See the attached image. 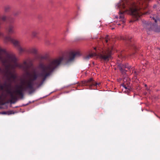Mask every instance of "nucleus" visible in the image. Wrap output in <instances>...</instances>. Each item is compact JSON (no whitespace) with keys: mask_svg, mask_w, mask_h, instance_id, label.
Returning a JSON list of instances; mask_svg holds the SVG:
<instances>
[{"mask_svg":"<svg viewBox=\"0 0 160 160\" xmlns=\"http://www.w3.org/2000/svg\"><path fill=\"white\" fill-rule=\"evenodd\" d=\"M14 27L12 24L9 25L7 28V31L9 34H12L15 33Z\"/></svg>","mask_w":160,"mask_h":160,"instance_id":"8","label":"nucleus"},{"mask_svg":"<svg viewBox=\"0 0 160 160\" xmlns=\"http://www.w3.org/2000/svg\"><path fill=\"white\" fill-rule=\"evenodd\" d=\"M152 19L155 22L157 23V21L159 20L160 21V20H159L158 19H156L154 17H152Z\"/></svg>","mask_w":160,"mask_h":160,"instance_id":"17","label":"nucleus"},{"mask_svg":"<svg viewBox=\"0 0 160 160\" xmlns=\"http://www.w3.org/2000/svg\"><path fill=\"white\" fill-rule=\"evenodd\" d=\"M2 19L3 21H5L6 19V17L5 16H3L2 17Z\"/></svg>","mask_w":160,"mask_h":160,"instance_id":"19","label":"nucleus"},{"mask_svg":"<svg viewBox=\"0 0 160 160\" xmlns=\"http://www.w3.org/2000/svg\"><path fill=\"white\" fill-rule=\"evenodd\" d=\"M119 19H121V21L122 22V23H124L125 22V20L124 19V16L122 14H121L119 16Z\"/></svg>","mask_w":160,"mask_h":160,"instance_id":"16","label":"nucleus"},{"mask_svg":"<svg viewBox=\"0 0 160 160\" xmlns=\"http://www.w3.org/2000/svg\"><path fill=\"white\" fill-rule=\"evenodd\" d=\"M159 1H160V0H159Z\"/></svg>","mask_w":160,"mask_h":160,"instance_id":"28","label":"nucleus"},{"mask_svg":"<svg viewBox=\"0 0 160 160\" xmlns=\"http://www.w3.org/2000/svg\"><path fill=\"white\" fill-rule=\"evenodd\" d=\"M112 54L111 50L108 48L102 49L97 56L101 60L108 61L111 58Z\"/></svg>","mask_w":160,"mask_h":160,"instance_id":"4","label":"nucleus"},{"mask_svg":"<svg viewBox=\"0 0 160 160\" xmlns=\"http://www.w3.org/2000/svg\"><path fill=\"white\" fill-rule=\"evenodd\" d=\"M11 7L9 5H6L4 7V10L5 12H9L11 9Z\"/></svg>","mask_w":160,"mask_h":160,"instance_id":"13","label":"nucleus"},{"mask_svg":"<svg viewBox=\"0 0 160 160\" xmlns=\"http://www.w3.org/2000/svg\"><path fill=\"white\" fill-rule=\"evenodd\" d=\"M118 24V25H120V24Z\"/></svg>","mask_w":160,"mask_h":160,"instance_id":"25","label":"nucleus"},{"mask_svg":"<svg viewBox=\"0 0 160 160\" xmlns=\"http://www.w3.org/2000/svg\"><path fill=\"white\" fill-rule=\"evenodd\" d=\"M38 34V31L36 30H33L31 32V36L32 38H37Z\"/></svg>","mask_w":160,"mask_h":160,"instance_id":"11","label":"nucleus"},{"mask_svg":"<svg viewBox=\"0 0 160 160\" xmlns=\"http://www.w3.org/2000/svg\"><path fill=\"white\" fill-rule=\"evenodd\" d=\"M2 114H8V115H10L12 114H13L14 112L12 111H10L7 112H2Z\"/></svg>","mask_w":160,"mask_h":160,"instance_id":"15","label":"nucleus"},{"mask_svg":"<svg viewBox=\"0 0 160 160\" xmlns=\"http://www.w3.org/2000/svg\"><path fill=\"white\" fill-rule=\"evenodd\" d=\"M122 39L123 40L131 41V39H132V37L129 36H126L125 37L122 38Z\"/></svg>","mask_w":160,"mask_h":160,"instance_id":"14","label":"nucleus"},{"mask_svg":"<svg viewBox=\"0 0 160 160\" xmlns=\"http://www.w3.org/2000/svg\"><path fill=\"white\" fill-rule=\"evenodd\" d=\"M132 8H131L132 15L136 18V20L140 17L142 13L138 8L140 5V9H145L147 6V1L149 0H132Z\"/></svg>","mask_w":160,"mask_h":160,"instance_id":"2","label":"nucleus"},{"mask_svg":"<svg viewBox=\"0 0 160 160\" xmlns=\"http://www.w3.org/2000/svg\"><path fill=\"white\" fill-rule=\"evenodd\" d=\"M94 49H96V48H94Z\"/></svg>","mask_w":160,"mask_h":160,"instance_id":"26","label":"nucleus"},{"mask_svg":"<svg viewBox=\"0 0 160 160\" xmlns=\"http://www.w3.org/2000/svg\"><path fill=\"white\" fill-rule=\"evenodd\" d=\"M28 52L33 54H36L37 52V50L35 48H32L30 49Z\"/></svg>","mask_w":160,"mask_h":160,"instance_id":"12","label":"nucleus"},{"mask_svg":"<svg viewBox=\"0 0 160 160\" xmlns=\"http://www.w3.org/2000/svg\"><path fill=\"white\" fill-rule=\"evenodd\" d=\"M134 74L135 75H136L138 74V72L136 71H134Z\"/></svg>","mask_w":160,"mask_h":160,"instance_id":"20","label":"nucleus"},{"mask_svg":"<svg viewBox=\"0 0 160 160\" xmlns=\"http://www.w3.org/2000/svg\"><path fill=\"white\" fill-rule=\"evenodd\" d=\"M18 13H19L18 12H17V13H13V14L14 15L16 16V15H17L18 14Z\"/></svg>","mask_w":160,"mask_h":160,"instance_id":"21","label":"nucleus"},{"mask_svg":"<svg viewBox=\"0 0 160 160\" xmlns=\"http://www.w3.org/2000/svg\"><path fill=\"white\" fill-rule=\"evenodd\" d=\"M108 38L107 37H106L105 38L103 39V41H105L106 42H107L108 41Z\"/></svg>","mask_w":160,"mask_h":160,"instance_id":"18","label":"nucleus"},{"mask_svg":"<svg viewBox=\"0 0 160 160\" xmlns=\"http://www.w3.org/2000/svg\"><path fill=\"white\" fill-rule=\"evenodd\" d=\"M97 54L96 53H93L88 55L84 57V59L86 60H88L90 58L93 57V56H97Z\"/></svg>","mask_w":160,"mask_h":160,"instance_id":"9","label":"nucleus"},{"mask_svg":"<svg viewBox=\"0 0 160 160\" xmlns=\"http://www.w3.org/2000/svg\"><path fill=\"white\" fill-rule=\"evenodd\" d=\"M124 82L122 86L126 89L129 90L130 88V81L129 78H124L123 79Z\"/></svg>","mask_w":160,"mask_h":160,"instance_id":"7","label":"nucleus"},{"mask_svg":"<svg viewBox=\"0 0 160 160\" xmlns=\"http://www.w3.org/2000/svg\"><path fill=\"white\" fill-rule=\"evenodd\" d=\"M159 0H158V1H157V2H158V3H159Z\"/></svg>","mask_w":160,"mask_h":160,"instance_id":"24","label":"nucleus"},{"mask_svg":"<svg viewBox=\"0 0 160 160\" xmlns=\"http://www.w3.org/2000/svg\"><path fill=\"white\" fill-rule=\"evenodd\" d=\"M144 28L146 30L147 32L150 31L151 30V23L145 24L143 25Z\"/></svg>","mask_w":160,"mask_h":160,"instance_id":"10","label":"nucleus"},{"mask_svg":"<svg viewBox=\"0 0 160 160\" xmlns=\"http://www.w3.org/2000/svg\"><path fill=\"white\" fill-rule=\"evenodd\" d=\"M1 70V68H0V70Z\"/></svg>","mask_w":160,"mask_h":160,"instance_id":"27","label":"nucleus"},{"mask_svg":"<svg viewBox=\"0 0 160 160\" xmlns=\"http://www.w3.org/2000/svg\"><path fill=\"white\" fill-rule=\"evenodd\" d=\"M21 83L22 84H25V82L23 81L21 82Z\"/></svg>","mask_w":160,"mask_h":160,"instance_id":"23","label":"nucleus"},{"mask_svg":"<svg viewBox=\"0 0 160 160\" xmlns=\"http://www.w3.org/2000/svg\"><path fill=\"white\" fill-rule=\"evenodd\" d=\"M4 41L7 42H10L18 49L20 53L26 52V49L25 48H22L20 45V42L17 40L12 38L10 36L6 37L4 39Z\"/></svg>","mask_w":160,"mask_h":160,"instance_id":"3","label":"nucleus"},{"mask_svg":"<svg viewBox=\"0 0 160 160\" xmlns=\"http://www.w3.org/2000/svg\"><path fill=\"white\" fill-rule=\"evenodd\" d=\"M151 13V11H148V12H146L145 14H147V13Z\"/></svg>","mask_w":160,"mask_h":160,"instance_id":"22","label":"nucleus"},{"mask_svg":"<svg viewBox=\"0 0 160 160\" xmlns=\"http://www.w3.org/2000/svg\"><path fill=\"white\" fill-rule=\"evenodd\" d=\"M0 61L5 67L3 74L8 81H14L17 78V75L14 69L16 67H23L25 70H27L26 67L24 66L22 63L19 64L15 56L8 53L4 49L0 47Z\"/></svg>","mask_w":160,"mask_h":160,"instance_id":"1","label":"nucleus"},{"mask_svg":"<svg viewBox=\"0 0 160 160\" xmlns=\"http://www.w3.org/2000/svg\"><path fill=\"white\" fill-rule=\"evenodd\" d=\"M118 68L121 72L123 74L125 73L127 71L126 69L129 70L131 68V66H129L128 64H120L118 65Z\"/></svg>","mask_w":160,"mask_h":160,"instance_id":"6","label":"nucleus"},{"mask_svg":"<svg viewBox=\"0 0 160 160\" xmlns=\"http://www.w3.org/2000/svg\"><path fill=\"white\" fill-rule=\"evenodd\" d=\"M82 84L84 86H89L91 87L92 86H97V85H99L100 83L96 82L92 78H90L87 81H84L83 82Z\"/></svg>","mask_w":160,"mask_h":160,"instance_id":"5","label":"nucleus"}]
</instances>
